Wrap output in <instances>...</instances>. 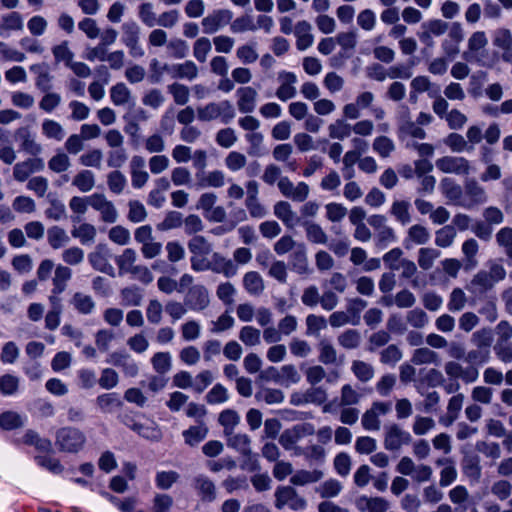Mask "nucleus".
<instances>
[{
    "mask_svg": "<svg viewBox=\"0 0 512 512\" xmlns=\"http://www.w3.org/2000/svg\"><path fill=\"white\" fill-rule=\"evenodd\" d=\"M44 167V160L34 156L33 158L16 163L13 167V177L18 182H24L31 174L42 171Z\"/></svg>",
    "mask_w": 512,
    "mask_h": 512,
    "instance_id": "6e6552de",
    "label": "nucleus"
},
{
    "mask_svg": "<svg viewBox=\"0 0 512 512\" xmlns=\"http://www.w3.org/2000/svg\"><path fill=\"white\" fill-rule=\"evenodd\" d=\"M52 52L54 55L55 64H59L60 62H63V64L73 65L84 64L83 62L73 61L74 54L69 49L67 41H63L62 43L55 45L52 48Z\"/></svg>",
    "mask_w": 512,
    "mask_h": 512,
    "instance_id": "4c0bfd02",
    "label": "nucleus"
},
{
    "mask_svg": "<svg viewBox=\"0 0 512 512\" xmlns=\"http://www.w3.org/2000/svg\"><path fill=\"white\" fill-rule=\"evenodd\" d=\"M289 264L294 272L299 275H308L312 272L309 267L307 249L304 243H298L289 256Z\"/></svg>",
    "mask_w": 512,
    "mask_h": 512,
    "instance_id": "f8f14e48",
    "label": "nucleus"
},
{
    "mask_svg": "<svg viewBox=\"0 0 512 512\" xmlns=\"http://www.w3.org/2000/svg\"><path fill=\"white\" fill-rule=\"evenodd\" d=\"M440 251L434 248H421L418 251V264L423 270L433 267L434 261L440 257Z\"/></svg>",
    "mask_w": 512,
    "mask_h": 512,
    "instance_id": "09e8293b",
    "label": "nucleus"
},
{
    "mask_svg": "<svg viewBox=\"0 0 512 512\" xmlns=\"http://www.w3.org/2000/svg\"><path fill=\"white\" fill-rule=\"evenodd\" d=\"M129 212L128 219L133 223L143 222L147 218V210L138 200H130L128 202Z\"/></svg>",
    "mask_w": 512,
    "mask_h": 512,
    "instance_id": "680f3d73",
    "label": "nucleus"
},
{
    "mask_svg": "<svg viewBox=\"0 0 512 512\" xmlns=\"http://www.w3.org/2000/svg\"><path fill=\"white\" fill-rule=\"evenodd\" d=\"M275 507L279 510L288 506L293 511L304 510L307 501L292 486H279L275 490Z\"/></svg>",
    "mask_w": 512,
    "mask_h": 512,
    "instance_id": "7ed1b4c3",
    "label": "nucleus"
},
{
    "mask_svg": "<svg viewBox=\"0 0 512 512\" xmlns=\"http://www.w3.org/2000/svg\"><path fill=\"white\" fill-rule=\"evenodd\" d=\"M14 137L15 139L21 141V149L29 155L37 156L42 153V145L35 140V137L33 136L29 127H19L16 129Z\"/></svg>",
    "mask_w": 512,
    "mask_h": 512,
    "instance_id": "ddd939ff",
    "label": "nucleus"
},
{
    "mask_svg": "<svg viewBox=\"0 0 512 512\" xmlns=\"http://www.w3.org/2000/svg\"><path fill=\"white\" fill-rule=\"evenodd\" d=\"M278 80L281 85L276 91V96L282 101L293 98L296 95V88L293 86L296 82V76L290 72H281Z\"/></svg>",
    "mask_w": 512,
    "mask_h": 512,
    "instance_id": "dca6fc26",
    "label": "nucleus"
},
{
    "mask_svg": "<svg viewBox=\"0 0 512 512\" xmlns=\"http://www.w3.org/2000/svg\"><path fill=\"white\" fill-rule=\"evenodd\" d=\"M146 317L150 324H159L163 318V306L157 299H151L146 307Z\"/></svg>",
    "mask_w": 512,
    "mask_h": 512,
    "instance_id": "0e129e2a",
    "label": "nucleus"
},
{
    "mask_svg": "<svg viewBox=\"0 0 512 512\" xmlns=\"http://www.w3.org/2000/svg\"><path fill=\"white\" fill-rule=\"evenodd\" d=\"M277 186L284 197L294 202H304L310 193V187L307 183L298 182L297 185H294L286 176L279 179Z\"/></svg>",
    "mask_w": 512,
    "mask_h": 512,
    "instance_id": "39448f33",
    "label": "nucleus"
},
{
    "mask_svg": "<svg viewBox=\"0 0 512 512\" xmlns=\"http://www.w3.org/2000/svg\"><path fill=\"white\" fill-rule=\"evenodd\" d=\"M137 258V254L135 250L131 248H127L123 251V253L116 258V264L119 267L120 273H129L132 272L136 267L134 265Z\"/></svg>",
    "mask_w": 512,
    "mask_h": 512,
    "instance_id": "79ce46f5",
    "label": "nucleus"
},
{
    "mask_svg": "<svg viewBox=\"0 0 512 512\" xmlns=\"http://www.w3.org/2000/svg\"><path fill=\"white\" fill-rule=\"evenodd\" d=\"M323 472L320 470H299L290 478V483L296 486H303L309 483H315L322 479Z\"/></svg>",
    "mask_w": 512,
    "mask_h": 512,
    "instance_id": "f704fd0d",
    "label": "nucleus"
},
{
    "mask_svg": "<svg viewBox=\"0 0 512 512\" xmlns=\"http://www.w3.org/2000/svg\"><path fill=\"white\" fill-rule=\"evenodd\" d=\"M188 248L195 255H208L212 251L211 244L203 236H194L188 242Z\"/></svg>",
    "mask_w": 512,
    "mask_h": 512,
    "instance_id": "13d9d810",
    "label": "nucleus"
},
{
    "mask_svg": "<svg viewBox=\"0 0 512 512\" xmlns=\"http://www.w3.org/2000/svg\"><path fill=\"white\" fill-rule=\"evenodd\" d=\"M311 25L309 22L302 20L295 26L296 47L300 51L309 48L313 43V35L310 33Z\"/></svg>",
    "mask_w": 512,
    "mask_h": 512,
    "instance_id": "412c9836",
    "label": "nucleus"
},
{
    "mask_svg": "<svg viewBox=\"0 0 512 512\" xmlns=\"http://www.w3.org/2000/svg\"><path fill=\"white\" fill-rule=\"evenodd\" d=\"M96 403L98 407L105 413L112 412L114 408H119L122 406V401L115 393H107L98 396Z\"/></svg>",
    "mask_w": 512,
    "mask_h": 512,
    "instance_id": "3c124183",
    "label": "nucleus"
},
{
    "mask_svg": "<svg viewBox=\"0 0 512 512\" xmlns=\"http://www.w3.org/2000/svg\"><path fill=\"white\" fill-rule=\"evenodd\" d=\"M42 133L49 139L63 140L65 130L60 123L52 119H45L41 124Z\"/></svg>",
    "mask_w": 512,
    "mask_h": 512,
    "instance_id": "58836bf2",
    "label": "nucleus"
},
{
    "mask_svg": "<svg viewBox=\"0 0 512 512\" xmlns=\"http://www.w3.org/2000/svg\"><path fill=\"white\" fill-rule=\"evenodd\" d=\"M127 184L125 175L119 170H113L107 175V185L114 194H121Z\"/></svg>",
    "mask_w": 512,
    "mask_h": 512,
    "instance_id": "a18cd8bd",
    "label": "nucleus"
},
{
    "mask_svg": "<svg viewBox=\"0 0 512 512\" xmlns=\"http://www.w3.org/2000/svg\"><path fill=\"white\" fill-rule=\"evenodd\" d=\"M243 286L245 290L253 296H259L265 289L264 280L258 272H247L243 277Z\"/></svg>",
    "mask_w": 512,
    "mask_h": 512,
    "instance_id": "393cba45",
    "label": "nucleus"
},
{
    "mask_svg": "<svg viewBox=\"0 0 512 512\" xmlns=\"http://www.w3.org/2000/svg\"><path fill=\"white\" fill-rule=\"evenodd\" d=\"M96 233V228L89 223H82L71 231L72 236L78 238L82 244L94 242Z\"/></svg>",
    "mask_w": 512,
    "mask_h": 512,
    "instance_id": "37998d69",
    "label": "nucleus"
},
{
    "mask_svg": "<svg viewBox=\"0 0 512 512\" xmlns=\"http://www.w3.org/2000/svg\"><path fill=\"white\" fill-rule=\"evenodd\" d=\"M319 361L325 365L336 364L337 351L327 340H321L319 343Z\"/></svg>",
    "mask_w": 512,
    "mask_h": 512,
    "instance_id": "49530a36",
    "label": "nucleus"
},
{
    "mask_svg": "<svg viewBox=\"0 0 512 512\" xmlns=\"http://www.w3.org/2000/svg\"><path fill=\"white\" fill-rule=\"evenodd\" d=\"M72 184L76 186L81 192H89L95 185L94 174L90 170L80 171L72 181Z\"/></svg>",
    "mask_w": 512,
    "mask_h": 512,
    "instance_id": "a19ab883",
    "label": "nucleus"
},
{
    "mask_svg": "<svg viewBox=\"0 0 512 512\" xmlns=\"http://www.w3.org/2000/svg\"><path fill=\"white\" fill-rule=\"evenodd\" d=\"M20 380L12 374H4L0 377V392L4 396H11L18 392Z\"/></svg>",
    "mask_w": 512,
    "mask_h": 512,
    "instance_id": "864d4df0",
    "label": "nucleus"
},
{
    "mask_svg": "<svg viewBox=\"0 0 512 512\" xmlns=\"http://www.w3.org/2000/svg\"><path fill=\"white\" fill-rule=\"evenodd\" d=\"M22 426V417L18 413L6 411L0 415V427L4 430H13Z\"/></svg>",
    "mask_w": 512,
    "mask_h": 512,
    "instance_id": "e2e57ef3",
    "label": "nucleus"
},
{
    "mask_svg": "<svg viewBox=\"0 0 512 512\" xmlns=\"http://www.w3.org/2000/svg\"><path fill=\"white\" fill-rule=\"evenodd\" d=\"M494 44L505 51L503 54V59L505 61H510L508 52L512 50L511 32L508 29L499 30L495 36Z\"/></svg>",
    "mask_w": 512,
    "mask_h": 512,
    "instance_id": "4d7b16f0",
    "label": "nucleus"
},
{
    "mask_svg": "<svg viewBox=\"0 0 512 512\" xmlns=\"http://www.w3.org/2000/svg\"><path fill=\"white\" fill-rule=\"evenodd\" d=\"M351 371L362 383H366L372 380L375 374L374 367L362 360H354L351 364Z\"/></svg>",
    "mask_w": 512,
    "mask_h": 512,
    "instance_id": "473e14b6",
    "label": "nucleus"
},
{
    "mask_svg": "<svg viewBox=\"0 0 512 512\" xmlns=\"http://www.w3.org/2000/svg\"><path fill=\"white\" fill-rule=\"evenodd\" d=\"M410 203L405 200H396L392 203L390 213L402 225H407L411 222V215L409 212Z\"/></svg>",
    "mask_w": 512,
    "mask_h": 512,
    "instance_id": "e433bc0d",
    "label": "nucleus"
},
{
    "mask_svg": "<svg viewBox=\"0 0 512 512\" xmlns=\"http://www.w3.org/2000/svg\"><path fill=\"white\" fill-rule=\"evenodd\" d=\"M214 261L217 265L213 268V271L217 273H223L226 277H233L237 273V266L232 260L226 259L219 254H214Z\"/></svg>",
    "mask_w": 512,
    "mask_h": 512,
    "instance_id": "6e6d98bb",
    "label": "nucleus"
},
{
    "mask_svg": "<svg viewBox=\"0 0 512 512\" xmlns=\"http://www.w3.org/2000/svg\"><path fill=\"white\" fill-rule=\"evenodd\" d=\"M218 422L223 427L224 436L230 435L240 423V416L233 409H225L219 414Z\"/></svg>",
    "mask_w": 512,
    "mask_h": 512,
    "instance_id": "cd10ccee",
    "label": "nucleus"
},
{
    "mask_svg": "<svg viewBox=\"0 0 512 512\" xmlns=\"http://www.w3.org/2000/svg\"><path fill=\"white\" fill-rule=\"evenodd\" d=\"M239 339L246 346H256L261 342V332L253 326H244L239 332Z\"/></svg>",
    "mask_w": 512,
    "mask_h": 512,
    "instance_id": "bf43d9fd",
    "label": "nucleus"
},
{
    "mask_svg": "<svg viewBox=\"0 0 512 512\" xmlns=\"http://www.w3.org/2000/svg\"><path fill=\"white\" fill-rule=\"evenodd\" d=\"M463 473L471 480L478 481L481 477L480 457L474 453H465L461 461Z\"/></svg>",
    "mask_w": 512,
    "mask_h": 512,
    "instance_id": "a211bd4d",
    "label": "nucleus"
},
{
    "mask_svg": "<svg viewBox=\"0 0 512 512\" xmlns=\"http://www.w3.org/2000/svg\"><path fill=\"white\" fill-rule=\"evenodd\" d=\"M351 126L343 119H337L334 123L328 126L329 136L332 139L343 140L350 136Z\"/></svg>",
    "mask_w": 512,
    "mask_h": 512,
    "instance_id": "603ef678",
    "label": "nucleus"
},
{
    "mask_svg": "<svg viewBox=\"0 0 512 512\" xmlns=\"http://www.w3.org/2000/svg\"><path fill=\"white\" fill-rule=\"evenodd\" d=\"M436 167L443 173L467 176L470 174V162L464 157L443 156L436 160Z\"/></svg>",
    "mask_w": 512,
    "mask_h": 512,
    "instance_id": "20e7f679",
    "label": "nucleus"
},
{
    "mask_svg": "<svg viewBox=\"0 0 512 512\" xmlns=\"http://www.w3.org/2000/svg\"><path fill=\"white\" fill-rule=\"evenodd\" d=\"M122 303L124 306H140L143 295L138 287H126L121 291Z\"/></svg>",
    "mask_w": 512,
    "mask_h": 512,
    "instance_id": "052dcab7",
    "label": "nucleus"
},
{
    "mask_svg": "<svg viewBox=\"0 0 512 512\" xmlns=\"http://www.w3.org/2000/svg\"><path fill=\"white\" fill-rule=\"evenodd\" d=\"M400 130L414 138L424 139L426 137L425 131L411 120L408 110L401 117Z\"/></svg>",
    "mask_w": 512,
    "mask_h": 512,
    "instance_id": "ea45409f",
    "label": "nucleus"
},
{
    "mask_svg": "<svg viewBox=\"0 0 512 512\" xmlns=\"http://www.w3.org/2000/svg\"><path fill=\"white\" fill-rule=\"evenodd\" d=\"M366 74L370 79L385 81L387 79H407L412 76L409 66H394L386 69L385 66H368Z\"/></svg>",
    "mask_w": 512,
    "mask_h": 512,
    "instance_id": "423d86ee",
    "label": "nucleus"
},
{
    "mask_svg": "<svg viewBox=\"0 0 512 512\" xmlns=\"http://www.w3.org/2000/svg\"><path fill=\"white\" fill-rule=\"evenodd\" d=\"M493 286L494 283L492 282L490 275H488V272L481 270L474 275L469 285L467 286V289L471 293L481 295L492 289Z\"/></svg>",
    "mask_w": 512,
    "mask_h": 512,
    "instance_id": "aec40b11",
    "label": "nucleus"
},
{
    "mask_svg": "<svg viewBox=\"0 0 512 512\" xmlns=\"http://www.w3.org/2000/svg\"><path fill=\"white\" fill-rule=\"evenodd\" d=\"M239 99L237 102L238 109L242 113H251L255 109L257 92L252 87H244L238 90Z\"/></svg>",
    "mask_w": 512,
    "mask_h": 512,
    "instance_id": "4be33fe9",
    "label": "nucleus"
},
{
    "mask_svg": "<svg viewBox=\"0 0 512 512\" xmlns=\"http://www.w3.org/2000/svg\"><path fill=\"white\" fill-rule=\"evenodd\" d=\"M396 241V235L393 228L386 226L385 228L376 231L374 237V245L377 249L383 250L389 244Z\"/></svg>",
    "mask_w": 512,
    "mask_h": 512,
    "instance_id": "8fccbe9b",
    "label": "nucleus"
},
{
    "mask_svg": "<svg viewBox=\"0 0 512 512\" xmlns=\"http://www.w3.org/2000/svg\"><path fill=\"white\" fill-rule=\"evenodd\" d=\"M464 190L469 197L467 204L462 203L461 206L471 209L475 206L485 204L488 201V195L484 189L475 179H467L464 183Z\"/></svg>",
    "mask_w": 512,
    "mask_h": 512,
    "instance_id": "9b49d317",
    "label": "nucleus"
},
{
    "mask_svg": "<svg viewBox=\"0 0 512 512\" xmlns=\"http://www.w3.org/2000/svg\"><path fill=\"white\" fill-rule=\"evenodd\" d=\"M85 442V435L76 428L63 427L56 432V445L60 451L76 453L84 446Z\"/></svg>",
    "mask_w": 512,
    "mask_h": 512,
    "instance_id": "f03ea898",
    "label": "nucleus"
},
{
    "mask_svg": "<svg viewBox=\"0 0 512 512\" xmlns=\"http://www.w3.org/2000/svg\"><path fill=\"white\" fill-rule=\"evenodd\" d=\"M50 206L45 210V216L54 221L65 219L66 207L63 202L56 198L49 199Z\"/></svg>",
    "mask_w": 512,
    "mask_h": 512,
    "instance_id": "5fc2aeb1",
    "label": "nucleus"
},
{
    "mask_svg": "<svg viewBox=\"0 0 512 512\" xmlns=\"http://www.w3.org/2000/svg\"><path fill=\"white\" fill-rule=\"evenodd\" d=\"M440 188L443 195L454 202L455 204L461 205L460 198L462 196V188L451 178H443L440 182Z\"/></svg>",
    "mask_w": 512,
    "mask_h": 512,
    "instance_id": "c756f323",
    "label": "nucleus"
},
{
    "mask_svg": "<svg viewBox=\"0 0 512 512\" xmlns=\"http://www.w3.org/2000/svg\"><path fill=\"white\" fill-rule=\"evenodd\" d=\"M357 507L361 511L368 510L369 512H386L389 508V503L382 497L362 496L357 500Z\"/></svg>",
    "mask_w": 512,
    "mask_h": 512,
    "instance_id": "a878e982",
    "label": "nucleus"
},
{
    "mask_svg": "<svg viewBox=\"0 0 512 512\" xmlns=\"http://www.w3.org/2000/svg\"><path fill=\"white\" fill-rule=\"evenodd\" d=\"M274 215L280 219L287 228H293L299 223V217L292 210V206L287 201H278L273 207Z\"/></svg>",
    "mask_w": 512,
    "mask_h": 512,
    "instance_id": "2eb2a0df",
    "label": "nucleus"
},
{
    "mask_svg": "<svg viewBox=\"0 0 512 512\" xmlns=\"http://www.w3.org/2000/svg\"><path fill=\"white\" fill-rule=\"evenodd\" d=\"M194 487L201 496L202 501L212 502L216 499L214 482L205 475H199L194 480Z\"/></svg>",
    "mask_w": 512,
    "mask_h": 512,
    "instance_id": "6ab92c4d",
    "label": "nucleus"
},
{
    "mask_svg": "<svg viewBox=\"0 0 512 512\" xmlns=\"http://www.w3.org/2000/svg\"><path fill=\"white\" fill-rule=\"evenodd\" d=\"M411 362L415 365L434 364L439 365L441 362L437 352L429 347H420L413 351Z\"/></svg>",
    "mask_w": 512,
    "mask_h": 512,
    "instance_id": "b1692460",
    "label": "nucleus"
},
{
    "mask_svg": "<svg viewBox=\"0 0 512 512\" xmlns=\"http://www.w3.org/2000/svg\"><path fill=\"white\" fill-rule=\"evenodd\" d=\"M182 223V214L178 211H170L166 214L164 220L158 223L156 227L159 231H167L180 227Z\"/></svg>",
    "mask_w": 512,
    "mask_h": 512,
    "instance_id": "69168bd1",
    "label": "nucleus"
},
{
    "mask_svg": "<svg viewBox=\"0 0 512 512\" xmlns=\"http://www.w3.org/2000/svg\"><path fill=\"white\" fill-rule=\"evenodd\" d=\"M338 344L347 350L356 349L361 343V334L356 329H347L337 337Z\"/></svg>",
    "mask_w": 512,
    "mask_h": 512,
    "instance_id": "c9c22d12",
    "label": "nucleus"
},
{
    "mask_svg": "<svg viewBox=\"0 0 512 512\" xmlns=\"http://www.w3.org/2000/svg\"><path fill=\"white\" fill-rule=\"evenodd\" d=\"M227 439V445L230 448L235 449L244 457L248 458L251 463L250 470L257 468V461H251L252 450H251V439L247 434L232 432L230 435L225 436Z\"/></svg>",
    "mask_w": 512,
    "mask_h": 512,
    "instance_id": "0eeeda50",
    "label": "nucleus"
},
{
    "mask_svg": "<svg viewBox=\"0 0 512 512\" xmlns=\"http://www.w3.org/2000/svg\"><path fill=\"white\" fill-rule=\"evenodd\" d=\"M70 303L80 314H90L95 308V302L91 296L82 292H76L72 296Z\"/></svg>",
    "mask_w": 512,
    "mask_h": 512,
    "instance_id": "2f4dec72",
    "label": "nucleus"
},
{
    "mask_svg": "<svg viewBox=\"0 0 512 512\" xmlns=\"http://www.w3.org/2000/svg\"><path fill=\"white\" fill-rule=\"evenodd\" d=\"M408 238L418 245H423L429 241L430 233L426 227L415 224L408 229Z\"/></svg>",
    "mask_w": 512,
    "mask_h": 512,
    "instance_id": "774afa93",
    "label": "nucleus"
},
{
    "mask_svg": "<svg viewBox=\"0 0 512 512\" xmlns=\"http://www.w3.org/2000/svg\"><path fill=\"white\" fill-rule=\"evenodd\" d=\"M47 240L53 249H59L68 244L70 238L63 228L55 225L47 230Z\"/></svg>",
    "mask_w": 512,
    "mask_h": 512,
    "instance_id": "72a5a7b5",
    "label": "nucleus"
},
{
    "mask_svg": "<svg viewBox=\"0 0 512 512\" xmlns=\"http://www.w3.org/2000/svg\"><path fill=\"white\" fill-rule=\"evenodd\" d=\"M496 243L501 247L506 256L512 260V228L503 227L496 233Z\"/></svg>",
    "mask_w": 512,
    "mask_h": 512,
    "instance_id": "de8ad7c7",
    "label": "nucleus"
},
{
    "mask_svg": "<svg viewBox=\"0 0 512 512\" xmlns=\"http://www.w3.org/2000/svg\"><path fill=\"white\" fill-rule=\"evenodd\" d=\"M456 238V230L452 225H446L435 233V244L441 248L452 245Z\"/></svg>",
    "mask_w": 512,
    "mask_h": 512,
    "instance_id": "c03bdc74",
    "label": "nucleus"
},
{
    "mask_svg": "<svg viewBox=\"0 0 512 512\" xmlns=\"http://www.w3.org/2000/svg\"><path fill=\"white\" fill-rule=\"evenodd\" d=\"M153 370L158 375L165 376L172 368V357L169 352H157L151 358Z\"/></svg>",
    "mask_w": 512,
    "mask_h": 512,
    "instance_id": "7c9ffc66",
    "label": "nucleus"
},
{
    "mask_svg": "<svg viewBox=\"0 0 512 512\" xmlns=\"http://www.w3.org/2000/svg\"><path fill=\"white\" fill-rule=\"evenodd\" d=\"M72 277V270L63 265H58L55 269L53 277V289L52 294H61L67 288V282Z\"/></svg>",
    "mask_w": 512,
    "mask_h": 512,
    "instance_id": "bb28decb",
    "label": "nucleus"
},
{
    "mask_svg": "<svg viewBox=\"0 0 512 512\" xmlns=\"http://www.w3.org/2000/svg\"><path fill=\"white\" fill-rule=\"evenodd\" d=\"M302 226L305 229L307 239L315 244H327L328 236L322 227L311 221H304Z\"/></svg>",
    "mask_w": 512,
    "mask_h": 512,
    "instance_id": "c85d7f7f",
    "label": "nucleus"
},
{
    "mask_svg": "<svg viewBox=\"0 0 512 512\" xmlns=\"http://www.w3.org/2000/svg\"><path fill=\"white\" fill-rule=\"evenodd\" d=\"M385 429L384 446L387 450H399L402 445L410 443L412 439L411 435L397 424L386 426Z\"/></svg>",
    "mask_w": 512,
    "mask_h": 512,
    "instance_id": "1a4fd4ad",
    "label": "nucleus"
},
{
    "mask_svg": "<svg viewBox=\"0 0 512 512\" xmlns=\"http://www.w3.org/2000/svg\"><path fill=\"white\" fill-rule=\"evenodd\" d=\"M184 301L190 310L202 311L210 303L208 290L203 285H194L188 290Z\"/></svg>",
    "mask_w": 512,
    "mask_h": 512,
    "instance_id": "9d476101",
    "label": "nucleus"
},
{
    "mask_svg": "<svg viewBox=\"0 0 512 512\" xmlns=\"http://www.w3.org/2000/svg\"><path fill=\"white\" fill-rule=\"evenodd\" d=\"M197 116L200 121H212L220 118L224 124L230 123L235 117V109L228 100L211 102L204 107L197 109Z\"/></svg>",
    "mask_w": 512,
    "mask_h": 512,
    "instance_id": "f257e3e1",
    "label": "nucleus"
},
{
    "mask_svg": "<svg viewBox=\"0 0 512 512\" xmlns=\"http://www.w3.org/2000/svg\"><path fill=\"white\" fill-rule=\"evenodd\" d=\"M209 428L203 421H199L198 425L190 426L182 432L185 444L190 447L197 446L208 435Z\"/></svg>",
    "mask_w": 512,
    "mask_h": 512,
    "instance_id": "f3484780",
    "label": "nucleus"
},
{
    "mask_svg": "<svg viewBox=\"0 0 512 512\" xmlns=\"http://www.w3.org/2000/svg\"><path fill=\"white\" fill-rule=\"evenodd\" d=\"M402 358V352L397 345L391 344L380 352V362L386 365H395Z\"/></svg>",
    "mask_w": 512,
    "mask_h": 512,
    "instance_id": "338daca9",
    "label": "nucleus"
},
{
    "mask_svg": "<svg viewBox=\"0 0 512 512\" xmlns=\"http://www.w3.org/2000/svg\"><path fill=\"white\" fill-rule=\"evenodd\" d=\"M107 362L122 368L123 373L128 377H135L139 372L137 363L127 353L113 352L109 355Z\"/></svg>",
    "mask_w": 512,
    "mask_h": 512,
    "instance_id": "4468645a",
    "label": "nucleus"
},
{
    "mask_svg": "<svg viewBox=\"0 0 512 512\" xmlns=\"http://www.w3.org/2000/svg\"><path fill=\"white\" fill-rule=\"evenodd\" d=\"M479 251V244L474 238L467 239L462 244V253L464 255L465 270H472L477 267L478 260L476 258Z\"/></svg>",
    "mask_w": 512,
    "mask_h": 512,
    "instance_id": "5701e85b",
    "label": "nucleus"
}]
</instances>
